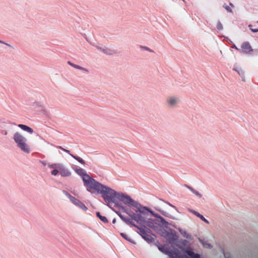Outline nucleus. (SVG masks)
<instances>
[{"label":"nucleus","instance_id":"nucleus-3","mask_svg":"<svg viewBox=\"0 0 258 258\" xmlns=\"http://www.w3.org/2000/svg\"><path fill=\"white\" fill-rule=\"evenodd\" d=\"M158 247L160 251L167 254L171 258H202L199 254L195 253L189 249L185 250L186 254H181L178 250H170L161 244L159 245Z\"/></svg>","mask_w":258,"mask_h":258},{"label":"nucleus","instance_id":"nucleus-17","mask_svg":"<svg viewBox=\"0 0 258 258\" xmlns=\"http://www.w3.org/2000/svg\"><path fill=\"white\" fill-rule=\"evenodd\" d=\"M68 63L69 65L71 66L72 67H74V68H76L77 69H79V70H84V71H87L86 69H85V68H83L82 67H80V66H79L78 65L72 63V62H71L70 61H68Z\"/></svg>","mask_w":258,"mask_h":258},{"label":"nucleus","instance_id":"nucleus-26","mask_svg":"<svg viewBox=\"0 0 258 258\" xmlns=\"http://www.w3.org/2000/svg\"><path fill=\"white\" fill-rule=\"evenodd\" d=\"M126 224H129V225H131L134 226H135L136 227H138L139 229V228L137 226H136L134 222L131 219H129V220H128V222H127Z\"/></svg>","mask_w":258,"mask_h":258},{"label":"nucleus","instance_id":"nucleus-23","mask_svg":"<svg viewBox=\"0 0 258 258\" xmlns=\"http://www.w3.org/2000/svg\"><path fill=\"white\" fill-rule=\"evenodd\" d=\"M132 219L136 221L137 220V216L135 213H128L127 214Z\"/></svg>","mask_w":258,"mask_h":258},{"label":"nucleus","instance_id":"nucleus-22","mask_svg":"<svg viewBox=\"0 0 258 258\" xmlns=\"http://www.w3.org/2000/svg\"><path fill=\"white\" fill-rule=\"evenodd\" d=\"M179 232L184 237H188L187 235V233L185 230H183L181 229H179Z\"/></svg>","mask_w":258,"mask_h":258},{"label":"nucleus","instance_id":"nucleus-37","mask_svg":"<svg viewBox=\"0 0 258 258\" xmlns=\"http://www.w3.org/2000/svg\"><path fill=\"white\" fill-rule=\"evenodd\" d=\"M0 43H4V42L3 41H1V40H0Z\"/></svg>","mask_w":258,"mask_h":258},{"label":"nucleus","instance_id":"nucleus-19","mask_svg":"<svg viewBox=\"0 0 258 258\" xmlns=\"http://www.w3.org/2000/svg\"><path fill=\"white\" fill-rule=\"evenodd\" d=\"M76 206H77L78 207H79V208H80L85 211H86L88 209L86 206L80 201H79V202H78V204L76 205Z\"/></svg>","mask_w":258,"mask_h":258},{"label":"nucleus","instance_id":"nucleus-40","mask_svg":"<svg viewBox=\"0 0 258 258\" xmlns=\"http://www.w3.org/2000/svg\"><path fill=\"white\" fill-rule=\"evenodd\" d=\"M257 23H258V21H257Z\"/></svg>","mask_w":258,"mask_h":258},{"label":"nucleus","instance_id":"nucleus-39","mask_svg":"<svg viewBox=\"0 0 258 258\" xmlns=\"http://www.w3.org/2000/svg\"><path fill=\"white\" fill-rule=\"evenodd\" d=\"M170 205V206H172V207H174L173 206H172V205Z\"/></svg>","mask_w":258,"mask_h":258},{"label":"nucleus","instance_id":"nucleus-5","mask_svg":"<svg viewBox=\"0 0 258 258\" xmlns=\"http://www.w3.org/2000/svg\"><path fill=\"white\" fill-rule=\"evenodd\" d=\"M13 139L17 146L23 152L29 153L30 152L29 146L26 143V139L20 133L16 132L14 135Z\"/></svg>","mask_w":258,"mask_h":258},{"label":"nucleus","instance_id":"nucleus-24","mask_svg":"<svg viewBox=\"0 0 258 258\" xmlns=\"http://www.w3.org/2000/svg\"><path fill=\"white\" fill-rule=\"evenodd\" d=\"M237 72L239 74V75L241 77V78L242 79V81H245V80L244 79V72L242 70L238 71H237Z\"/></svg>","mask_w":258,"mask_h":258},{"label":"nucleus","instance_id":"nucleus-32","mask_svg":"<svg viewBox=\"0 0 258 258\" xmlns=\"http://www.w3.org/2000/svg\"><path fill=\"white\" fill-rule=\"evenodd\" d=\"M120 235L127 240H129V239L127 238V236L125 234L121 233H120Z\"/></svg>","mask_w":258,"mask_h":258},{"label":"nucleus","instance_id":"nucleus-33","mask_svg":"<svg viewBox=\"0 0 258 258\" xmlns=\"http://www.w3.org/2000/svg\"><path fill=\"white\" fill-rule=\"evenodd\" d=\"M225 9H226L228 11L230 12H232V11H231V9L230 8V7H229V6H226L225 7Z\"/></svg>","mask_w":258,"mask_h":258},{"label":"nucleus","instance_id":"nucleus-13","mask_svg":"<svg viewBox=\"0 0 258 258\" xmlns=\"http://www.w3.org/2000/svg\"><path fill=\"white\" fill-rule=\"evenodd\" d=\"M18 126L24 131H26L31 134L33 133V130L31 127L22 124H19Z\"/></svg>","mask_w":258,"mask_h":258},{"label":"nucleus","instance_id":"nucleus-8","mask_svg":"<svg viewBox=\"0 0 258 258\" xmlns=\"http://www.w3.org/2000/svg\"><path fill=\"white\" fill-rule=\"evenodd\" d=\"M240 51L247 53L252 51V49L248 42H244L241 46Z\"/></svg>","mask_w":258,"mask_h":258},{"label":"nucleus","instance_id":"nucleus-18","mask_svg":"<svg viewBox=\"0 0 258 258\" xmlns=\"http://www.w3.org/2000/svg\"><path fill=\"white\" fill-rule=\"evenodd\" d=\"M97 216L99 218V219L103 222L104 223H107L108 222V220H107V219L105 217V216H103L102 215H101L100 213L99 212H97Z\"/></svg>","mask_w":258,"mask_h":258},{"label":"nucleus","instance_id":"nucleus-9","mask_svg":"<svg viewBox=\"0 0 258 258\" xmlns=\"http://www.w3.org/2000/svg\"><path fill=\"white\" fill-rule=\"evenodd\" d=\"M57 148L58 149H60L61 150H62V151L68 153V154H69L73 158H74V159H75L76 160H77L78 162H79L80 163L82 164H85V161L83 159H82L81 158H80V157L79 156H75V155H74L70 153V152L69 150H67L63 148H62V147L61 146H58L57 147Z\"/></svg>","mask_w":258,"mask_h":258},{"label":"nucleus","instance_id":"nucleus-30","mask_svg":"<svg viewBox=\"0 0 258 258\" xmlns=\"http://www.w3.org/2000/svg\"><path fill=\"white\" fill-rule=\"evenodd\" d=\"M141 48L142 49H145V50L149 51L150 52H153V51L152 50H151L150 48H149V47H146V46H141Z\"/></svg>","mask_w":258,"mask_h":258},{"label":"nucleus","instance_id":"nucleus-1","mask_svg":"<svg viewBox=\"0 0 258 258\" xmlns=\"http://www.w3.org/2000/svg\"><path fill=\"white\" fill-rule=\"evenodd\" d=\"M117 200L122 202L124 204L128 205L130 207H132L136 212H139L143 214H146L149 212L154 217L159 218L161 221L164 222V220L159 215L154 213L150 209L141 205L140 204L132 199L130 196L119 193Z\"/></svg>","mask_w":258,"mask_h":258},{"label":"nucleus","instance_id":"nucleus-12","mask_svg":"<svg viewBox=\"0 0 258 258\" xmlns=\"http://www.w3.org/2000/svg\"><path fill=\"white\" fill-rule=\"evenodd\" d=\"M98 49L102 51L105 54L107 55H112L116 53L114 50L108 48H101L100 47H98Z\"/></svg>","mask_w":258,"mask_h":258},{"label":"nucleus","instance_id":"nucleus-7","mask_svg":"<svg viewBox=\"0 0 258 258\" xmlns=\"http://www.w3.org/2000/svg\"><path fill=\"white\" fill-rule=\"evenodd\" d=\"M140 234L141 236L147 241H152L153 238L149 235L150 230L146 228L145 227L139 228Z\"/></svg>","mask_w":258,"mask_h":258},{"label":"nucleus","instance_id":"nucleus-27","mask_svg":"<svg viewBox=\"0 0 258 258\" xmlns=\"http://www.w3.org/2000/svg\"><path fill=\"white\" fill-rule=\"evenodd\" d=\"M217 28L219 30H221L223 29L222 24L220 22H218L217 24Z\"/></svg>","mask_w":258,"mask_h":258},{"label":"nucleus","instance_id":"nucleus-35","mask_svg":"<svg viewBox=\"0 0 258 258\" xmlns=\"http://www.w3.org/2000/svg\"><path fill=\"white\" fill-rule=\"evenodd\" d=\"M233 47L235 48L236 50H239V51H240V49L237 48L235 45H233Z\"/></svg>","mask_w":258,"mask_h":258},{"label":"nucleus","instance_id":"nucleus-11","mask_svg":"<svg viewBox=\"0 0 258 258\" xmlns=\"http://www.w3.org/2000/svg\"><path fill=\"white\" fill-rule=\"evenodd\" d=\"M166 101L170 106H174L178 102V98L175 97H170Z\"/></svg>","mask_w":258,"mask_h":258},{"label":"nucleus","instance_id":"nucleus-10","mask_svg":"<svg viewBox=\"0 0 258 258\" xmlns=\"http://www.w3.org/2000/svg\"><path fill=\"white\" fill-rule=\"evenodd\" d=\"M60 174L63 177L70 176L71 175V173L67 169L65 168L62 165H61L59 169Z\"/></svg>","mask_w":258,"mask_h":258},{"label":"nucleus","instance_id":"nucleus-14","mask_svg":"<svg viewBox=\"0 0 258 258\" xmlns=\"http://www.w3.org/2000/svg\"><path fill=\"white\" fill-rule=\"evenodd\" d=\"M63 192L74 205H76L77 204H78V202H79V200L78 199L73 197L70 194L68 193L66 191H63Z\"/></svg>","mask_w":258,"mask_h":258},{"label":"nucleus","instance_id":"nucleus-2","mask_svg":"<svg viewBox=\"0 0 258 258\" xmlns=\"http://www.w3.org/2000/svg\"><path fill=\"white\" fill-rule=\"evenodd\" d=\"M94 190L102 195L105 202L108 204L110 203H115L119 193L113 189L106 187L101 184L97 181L91 188V190Z\"/></svg>","mask_w":258,"mask_h":258},{"label":"nucleus","instance_id":"nucleus-20","mask_svg":"<svg viewBox=\"0 0 258 258\" xmlns=\"http://www.w3.org/2000/svg\"><path fill=\"white\" fill-rule=\"evenodd\" d=\"M186 187L191 191L192 192V193H194L195 195H196V196H198L199 197L201 198L202 197V195L199 193V191L194 189L192 187L189 186H186Z\"/></svg>","mask_w":258,"mask_h":258},{"label":"nucleus","instance_id":"nucleus-31","mask_svg":"<svg viewBox=\"0 0 258 258\" xmlns=\"http://www.w3.org/2000/svg\"><path fill=\"white\" fill-rule=\"evenodd\" d=\"M120 218L126 223L128 222L129 219L124 217V216H120Z\"/></svg>","mask_w":258,"mask_h":258},{"label":"nucleus","instance_id":"nucleus-34","mask_svg":"<svg viewBox=\"0 0 258 258\" xmlns=\"http://www.w3.org/2000/svg\"><path fill=\"white\" fill-rule=\"evenodd\" d=\"M116 214L120 218V216H123L119 212H116Z\"/></svg>","mask_w":258,"mask_h":258},{"label":"nucleus","instance_id":"nucleus-29","mask_svg":"<svg viewBox=\"0 0 258 258\" xmlns=\"http://www.w3.org/2000/svg\"><path fill=\"white\" fill-rule=\"evenodd\" d=\"M248 27L250 29V30L253 32H258V29H253L252 28V25L251 24H249L248 25Z\"/></svg>","mask_w":258,"mask_h":258},{"label":"nucleus","instance_id":"nucleus-4","mask_svg":"<svg viewBox=\"0 0 258 258\" xmlns=\"http://www.w3.org/2000/svg\"><path fill=\"white\" fill-rule=\"evenodd\" d=\"M75 171L81 177L84 185L87 187V190L91 192V188L97 181L91 178L85 170L81 168L76 169Z\"/></svg>","mask_w":258,"mask_h":258},{"label":"nucleus","instance_id":"nucleus-28","mask_svg":"<svg viewBox=\"0 0 258 258\" xmlns=\"http://www.w3.org/2000/svg\"><path fill=\"white\" fill-rule=\"evenodd\" d=\"M119 207H120V209L121 210H122V211L127 214H128V212H127V209L126 208V207H124V206H119Z\"/></svg>","mask_w":258,"mask_h":258},{"label":"nucleus","instance_id":"nucleus-6","mask_svg":"<svg viewBox=\"0 0 258 258\" xmlns=\"http://www.w3.org/2000/svg\"><path fill=\"white\" fill-rule=\"evenodd\" d=\"M160 216L164 220V222L161 221L159 218H157V219L156 220L148 219L145 225L155 231H158L159 229V227H166L168 225V223L162 217Z\"/></svg>","mask_w":258,"mask_h":258},{"label":"nucleus","instance_id":"nucleus-16","mask_svg":"<svg viewBox=\"0 0 258 258\" xmlns=\"http://www.w3.org/2000/svg\"><path fill=\"white\" fill-rule=\"evenodd\" d=\"M137 218L136 221L145 224L147 219H146L145 217L140 214H138L137 216Z\"/></svg>","mask_w":258,"mask_h":258},{"label":"nucleus","instance_id":"nucleus-21","mask_svg":"<svg viewBox=\"0 0 258 258\" xmlns=\"http://www.w3.org/2000/svg\"><path fill=\"white\" fill-rule=\"evenodd\" d=\"M61 165V164H53L49 165L48 167L50 168H52L53 169H59Z\"/></svg>","mask_w":258,"mask_h":258},{"label":"nucleus","instance_id":"nucleus-36","mask_svg":"<svg viewBox=\"0 0 258 258\" xmlns=\"http://www.w3.org/2000/svg\"><path fill=\"white\" fill-rule=\"evenodd\" d=\"M205 247H211V246L210 244H207L206 245H204Z\"/></svg>","mask_w":258,"mask_h":258},{"label":"nucleus","instance_id":"nucleus-15","mask_svg":"<svg viewBox=\"0 0 258 258\" xmlns=\"http://www.w3.org/2000/svg\"><path fill=\"white\" fill-rule=\"evenodd\" d=\"M190 212H192L195 215H196L197 217H198L199 218H200V219H201L202 221L206 222V223H207V224L209 223V221L206 219H205V217L203 215L200 214L199 213H198L195 211H194V210H190Z\"/></svg>","mask_w":258,"mask_h":258},{"label":"nucleus","instance_id":"nucleus-25","mask_svg":"<svg viewBox=\"0 0 258 258\" xmlns=\"http://www.w3.org/2000/svg\"><path fill=\"white\" fill-rule=\"evenodd\" d=\"M58 172H59V169H53L52 171H51V174L53 175H56Z\"/></svg>","mask_w":258,"mask_h":258},{"label":"nucleus","instance_id":"nucleus-38","mask_svg":"<svg viewBox=\"0 0 258 258\" xmlns=\"http://www.w3.org/2000/svg\"><path fill=\"white\" fill-rule=\"evenodd\" d=\"M113 222L114 223L115 222V220H113Z\"/></svg>","mask_w":258,"mask_h":258}]
</instances>
